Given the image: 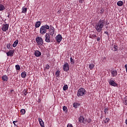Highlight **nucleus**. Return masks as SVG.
<instances>
[{"mask_svg": "<svg viewBox=\"0 0 127 127\" xmlns=\"http://www.w3.org/2000/svg\"><path fill=\"white\" fill-rule=\"evenodd\" d=\"M106 121L105 122V124L106 123H109L110 122V118H106Z\"/></svg>", "mask_w": 127, "mask_h": 127, "instance_id": "38", "label": "nucleus"}, {"mask_svg": "<svg viewBox=\"0 0 127 127\" xmlns=\"http://www.w3.org/2000/svg\"><path fill=\"white\" fill-rule=\"evenodd\" d=\"M17 44H18V40H16L14 42V43L12 44L13 47L17 46Z\"/></svg>", "mask_w": 127, "mask_h": 127, "instance_id": "19", "label": "nucleus"}, {"mask_svg": "<svg viewBox=\"0 0 127 127\" xmlns=\"http://www.w3.org/2000/svg\"><path fill=\"white\" fill-rule=\"evenodd\" d=\"M15 68L17 71H19V70H20V66L18 64H17L15 65Z\"/></svg>", "mask_w": 127, "mask_h": 127, "instance_id": "28", "label": "nucleus"}, {"mask_svg": "<svg viewBox=\"0 0 127 127\" xmlns=\"http://www.w3.org/2000/svg\"><path fill=\"white\" fill-rule=\"evenodd\" d=\"M50 27L48 25H44L41 27L40 29V33L44 35L46 32H47V29H49Z\"/></svg>", "mask_w": 127, "mask_h": 127, "instance_id": "2", "label": "nucleus"}, {"mask_svg": "<svg viewBox=\"0 0 127 127\" xmlns=\"http://www.w3.org/2000/svg\"><path fill=\"white\" fill-rule=\"evenodd\" d=\"M55 32V29L54 28V27L50 25V26L49 35H52V36H53V35H54Z\"/></svg>", "mask_w": 127, "mask_h": 127, "instance_id": "6", "label": "nucleus"}, {"mask_svg": "<svg viewBox=\"0 0 127 127\" xmlns=\"http://www.w3.org/2000/svg\"><path fill=\"white\" fill-rule=\"evenodd\" d=\"M13 125H14V126H16V125L15 124V123H13Z\"/></svg>", "mask_w": 127, "mask_h": 127, "instance_id": "47", "label": "nucleus"}, {"mask_svg": "<svg viewBox=\"0 0 127 127\" xmlns=\"http://www.w3.org/2000/svg\"><path fill=\"white\" fill-rule=\"evenodd\" d=\"M26 74H27L26 72L25 71L22 72L21 74L22 78H25V77H26Z\"/></svg>", "mask_w": 127, "mask_h": 127, "instance_id": "21", "label": "nucleus"}, {"mask_svg": "<svg viewBox=\"0 0 127 127\" xmlns=\"http://www.w3.org/2000/svg\"><path fill=\"white\" fill-rule=\"evenodd\" d=\"M10 14L8 13V15H7V17H8V18H10Z\"/></svg>", "mask_w": 127, "mask_h": 127, "instance_id": "45", "label": "nucleus"}, {"mask_svg": "<svg viewBox=\"0 0 127 127\" xmlns=\"http://www.w3.org/2000/svg\"><path fill=\"white\" fill-rule=\"evenodd\" d=\"M45 38L46 42H47L48 43H49V42H50V35L49 34V33H46L45 35Z\"/></svg>", "mask_w": 127, "mask_h": 127, "instance_id": "9", "label": "nucleus"}, {"mask_svg": "<svg viewBox=\"0 0 127 127\" xmlns=\"http://www.w3.org/2000/svg\"><path fill=\"white\" fill-rule=\"evenodd\" d=\"M69 64H68V63H65L63 65L64 71H65V72H67V71H69Z\"/></svg>", "mask_w": 127, "mask_h": 127, "instance_id": "7", "label": "nucleus"}, {"mask_svg": "<svg viewBox=\"0 0 127 127\" xmlns=\"http://www.w3.org/2000/svg\"><path fill=\"white\" fill-rule=\"evenodd\" d=\"M112 77H116L118 75V71L117 70H114L111 71Z\"/></svg>", "mask_w": 127, "mask_h": 127, "instance_id": "14", "label": "nucleus"}, {"mask_svg": "<svg viewBox=\"0 0 127 127\" xmlns=\"http://www.w3.org/2000/svg\"><path fill=\"white\" fill-rule=\"evenodd\" d=\"M8 27H9V25H8V24H3L2 25L1 29L2 31L5 32L7 30H8Z\"/></svg>", "mask_w": 127, "mask_h": 127, "instance_id": "5", "label": "nucleus"}, {"mask_svg": "<svg viewBox=\"0 0 127 127\" xmlns=\"http://www.w3.org/2000/svg\"><path fill=\"white\" fill-rule=\"evenodd\" d=\"M2 80L3 81V82H6L7 80H8V77H7V75H4L2 76Z\"/></svg>", "mask_w": 127, "mask_h": 127, "instance_id": "16", "label": "nucleus"}, {"mask_svg": "<svg viewBox=\"0 0 127 127\" xmlns=\"http://www.w3.org/2000/svg\"><path fill=\"white\" fill-rule=\"evenodd\" d=\"M94 67H95V64H91L89 65V68L90 70H92L94 68Z\"/></svg>", "mask_w": 127, "mask_h": 127, "instance_id": "23", "label": "nucleus"}, {"mask_svg": "<svg viewBox=\"0 0 127 127\" xmlns=\"http://www.w3.org/2000/svg\"><path fill=\"white\" fill-rule=\"evenodd\" d=\"M95 37H97V35H90V38H91L92 39H94V38H95Z\"/></svg>", "mask_w": 127, "mask_h": 127, "instance_id": "34", "label": "nucleus"}, {"mask_svg": "<svg viewBox=\"0 0 127 127\" xmlns=\"http://www.w3.org/2000/svg\"><path fill=\"white\" fill-rule=\"evenodd\" d=\"M83 0H79L78 1L80 2V3H82L83 2Z\"/></svg>", "mask_w": 127, "mask_h": 127, "instance_id": "43", "label": "nucleus"}, {"mask_svg": "<svg viewBox=\"0 0 127 127\" xmlns=\"http://www.w3.org/2000/svg\"><path fill=\"white\" fill-rule=\"evenodd\" d=\"M27 11V8L22 7L21 13H26Z\"/></svg>", "mask_w": 127, "mask_h": 127, "instance_id": "18", "label": "nucleus"}, {"mask_svg": "<svg viewBox=\"0 0 127 127\" xmlns=\"http://www.w3.org/2000/svg\"><path fill=\"white\" fill-rule=\"evenodd\" d=\"M123 4H124L123 1H119L117 2V5H118V6H122Z\"/></svg>", "mask_w": 127, "mask_h": 127, "instance_id": "20", "label": "nucleus"}, {"mask_svg": "<svg viewBox=\"0 0 127 127\" xmlns=\"http://www.w3.org/2000/svg\"><path fill=\"white\" fill-rule=\"evenodd\" d=\"M34 54L36 57H39V56H41V52H39V51H36Z\"/></svg>", "mask_w": 127, "mask_h": 127, "instance_id": "15", "label": "nucleus"}, {"mask_svg": "<svg viewBox=\"0 0 127 127\" xmlns=\"http://www.w3.org/2000/svg\"><path fill=\"white\" fill-rule=\"evenodd\" d=\"M61 73V72L59 70H58L56 72V75L57 76V77H59L60 76V73Z\"/></svg>", "mask_w": 127, "mask_h": 127, "instance_id": "27", "label": "nucleus"}, {"mask_svg": "<svg viewBox=\"0 0 127 127\" xmlns=\"http://www.w3.org/2000/svg\"><path fill=\"white\" fill-rule=\"evenodd\" d=\"M64 91H66V90H68V85H64L63 87Z\"/></svg>", "mask_w": 127, "mask_h": 127, "instance_id": "29", "label": "nucleus"}, {"mask_svg": "<svg viewBox=\"0 0 127 127\" xmlns=\"http://www.w3.org/2000/svg\"><path fill=\"white\" fill-rule=\"evenodd\" d=\"M73 106L74 107V108H75V109H77V108H78L79 107V106H80V104H79V103H73Z\"/></svg>", "mask_w": 127, "mask_h": 127, "instance_id": "24", "label": "nucleus"}, {"mask_svg": "<svg viewBox=\"0 0 127 127\" xmlns=\"http://www.w3.org/2000/svg\"><path fill=\"white\" fill-rule=\"evenodd\" d=\"M40 25H41V22H40V21H38L36 22L35 27L36 28H38V27H39V26H40Z\"/></svg>", "mask_w": 127, "mask_h": 127, "instance_id": "17", "label": "nucleus"}, {"mask_svg": "<svg viewBox=\"0 0 127 127\" xmlns=\"http://www.w3.org/2000/svg\"><path fill=\"white\" fill-rule=\"evenodd\" d=\"M63 111L65 112V113H67L68 109H67V107L66 106L63 107Z\"/></svg>", "mask_w": 127, "mask_h": 127, "instance_id": "30", "label": "nucleus"}, {"mask_svg": "<svg viewBox=\"0 0 127 127\" xmlns=\"http://www.w3.org/2000/svg\"><path fill=\"white\" fill-rule=\"evenodd\" d=\"M14 53V51L10 50L6 53L7 56L12 57L13 56V54Z\"/></svg>", "mask_w": 127, "mask_h": 127, "instance_id": "12", "label": "nucleus"}, {"mask_svg": "<svg viewBox=\"0 0 127 127\" xmlns=\"http://www.w3.org/2000/svg\"><path fill=\"white\" fill-rule=\"evenodd\" d=\"M125 67L126 68V72L127 73V64H125Z\"/></svg>", "mask_w": 127, "mask_h": 127, "instance_id": "42", "label": "nucleus"}, {"mask_svg": "<svg viewBox=\"0 0 127 127\" xmlns=\"http://www.w3.org/2000/svg\"><path fill=\"white\" fill-rule=\"evenodd\" d=\"M100 40H101V39L100 38V37H98L97 38V41H100Z\"/></svg>", "mask_w": 127, "mask_h": 127, "instance_id": "44", "label": "nucleus"}, {"mask_svg": "<svg viewBox=\"0 0 127 127\" xmlns=\"http://www.w3.org/2000/svg\"><path fill=\"white\" fill-rule=\"evenodd\" d=\"M104 33L105 34H107V35H108V36H109L110 35V34H109V32H108V31H105Z\"/></svg>", "mask_w": 127, "mask_h": 127, "instance_id": "39", "label": "nucleus"}, {"mask_svg": "<svg viewBox=\"0 0 127 127\" xmlns=\"http://www.w3.org/2000/svg\"><path fill=\"white\" fill-rule=\"evenodd\" d=\"M114 51H118V49L119 47H118V45H115L114 46Z\"/></svg>", "mask_w": 127, "mask_h": 127, "instance_id": "32", "label": "nucleus"}, {"mask_svg": "<svg viewBox=\"0 0 127 127\" xmlns=\"http://www.w3.org/2000/svg\"><path fill=\"white\" fill-rule=\"evenodd\" d=\"M67 127H73V125L72 124H68Z\"/></svg>", "mask_w": 127, "mask_h": 127, "instance_id": "41", "label": "nucleus"}, {"mask_svg": "<svg viewBox=\"0 0 127 127\" xmlns=\"http://www.w3.org/2000/svg\"><path fill=\"white\" fill-rule=\"evenodd\" d=\"M20 113H21V115H25V113H26L25 109H22L20 110Z\"/></svg>", "mask_w": 127, "mask_h": 127, "instance_id": "26", "label": "nucleus"}, {"mask_svg": "<svg viewBox=\"0 0 127 127\" xmlns=\"http://www.w3.org/2000/svg\"><path fill=\"white\" fill-rule=\"evenodd\" d=\"M100 11H101L100 13H101V14H103V13H104V9H102L100 10Z\"/></svg>", "mask_w": 127, "mask_h": 127, "instance_id": "40", "label": "nucleus"}, {"mask_svg": "<svg viewBox=\"0 0 127 127\" xmlns=\"http://www.w3.org/2000/svg\"><path fill=\"white\" fill-rule=\"evenodd\" d=\"M38 121L39 122V124H40L41 127H45V126L44 125V122H43V120H42V119L39 118Z\"/></svg>", "mask_w": 127, "mask_h": 127, "instance_id": "13", "label": "nucleus"}, {"mask_svg": "<svg viewBox=\"0 0 127 127\" xmlns=\"http://www.w3.org/2000/svg\"><path fill=\"white\" fill-rule=\"evenodd\" d=\"M36 42L39 46L43 45L44 41L41 37H37L36 38Z\"/></svg>", "mask_w": 127, "mask_h": 127, "instance_id": "4", "label": "nucleus"}, {"mask_svg": "<svg viewBox=\"0 0 127 127\" xmlns=\"http://www.w3.org/2000/svg\"><path fill=\"white\" fill-rule=\"evenodd\" d=\"M4 9H5L4 6L1 4H0V11H1V10H4Z\"/></svg>", "mask_w": 127, "mask_h": 127, "instance_id": "22", "label": "nucleus"}, {"mask_svg": "<svg viewBox=\"0 0 127 127\" xmlns=\"http://www.w3.org/2000/svg\"><path fill=\"white\" fill-rule=\"evenodd\" d=\"M23 94H24V95H25V96H26V95H27V90H26V89H24L23 91Z\"/></svg>", "mask_w": 127, "mask_h": 127, "instance_id": "35", "label": "nucleus"}, {"mask_svg": "<svg viewBox=\"0 0 127 127\" xmlns=\"http://www.w3.org/2000/svg\"><path fill=\"white\" fill-rule=\"evenodd\" d=\"M78 121L79 122V123H82V124H86V122H85V119L83 116H80L78 119Z\"/></svg>", "mask_w": 127, "mask_h": 127, "instance_id": "11", "label": "nucleus"}, {"mask_svg": "<svg viewBox=\"0 0 127 127\" xmlns=\"http://www.w3.org/2000/svg\"><path fill=\"white\" fill-rule=\"evenodd\" d=\"M7 49H12V46H11L10 43H8L7 44Z\"/></svg>", "mask_w": 127, "mask_h": 127, "instance_id": "25", "label": "nucleus"}, {"mask_svg": "<svg viewBox=\"0 0 127 127\" xmlns=\"http://www.w3.org/2000/svg\"><path fill=\"white\" fill-rule=\"evenodd\" d=\"M17 121H13V124H15V123H17Z\"/></svg>", "mask_w": 127, "mask_h": 127, "instance_id": "46", "label": "nucleus"}, {"mask_svg": "<svg viewBox=\"0 0 127 127\" xmlns=\"http://www.w3.org/2000/svg\"><path fill=\"white\" fill-rule=\"evenodd\" d=\"M108 111H109V108H106L104 109V113L105 114H108Z\"/></svg>", "mask_w": 127, "mask_h": 127, "instance_id": "36", "label": "nucleus"}, {"mask_svg": "<svg viewBox=\"0 0 127 127\" xmlns=\"http://www.w3.org/2000/svg\"><path fill=\"white\" fill-rule=\"evenodd\" d=\"M70 60L71 64H75V61H74V59H73L72 57L70 58Z\"/></svg>", "mask_w": 127, "mask_h": 127, "instance_id": "33", "label": "nucleus"}, {"mask_svg": "<svg viewBox=\"0 0 127 127\" xmlns=\"http://www.w3.org/2000/svg\"><path fill=\"white\" fill-rule=\"evenodd\" d=\"M109 84L113 87H117L118 84L115 82L113 79H110L109 81Z\"/></svg>", "mask_w": 127, "mask_h": 127, "instance_id": "8", "label": "nucleus"}, {"mask_svg": "<svg viewBox=\"0 0 127 127\" xmlns=\"http://www.w3.org/2000/svg\"><path fill=\"white\" fill-rule=\"evenodd\" d=\"M85 121L86 123H87L88 124H90V123H92V119H91V118H89L86 120Z\"/></svg>", "mask_w": 127, "mask_h": 127, "instance_id": "31", "label": "nucleus"}, {"mask_svg": "<svg viewBox=\"0 0 127 127\" xmlns=\"http://www.w3.org/2000/svg\"><path fill=\"white\" fill-rule=\"evenodd\" d=\"M49 68H50V65H49V64H46V69H49Z\"/></svg>", "mask_w": 127, "mask_h": 127, "instance_id": "37", "label": "nucleus"}, {"mask_svg": "<svg viewBox=\"0 0 127 127\" xmlns=\"http://www.w3.org/2000/svg\"><path fill=\"white\" fill-rule=\"evenodd\" d=\"M105 24V20H100L99 22L95 25V29L97 32H100L103 30V27Z\"/></svg>", "mask_w": 127, "mask_h": 127, "instance_id": "1", "label": "nucleus"}, {"mask_svg": "<svg viewBox=\"0 0 127 127\" xmlns=\"http://www.w3.org/2000/svg\"><path fill=\"white\" fill-rule=\"evenodd\" d=\"M85 95H86V89L84 88H79L77 93V97L85 96Z\"/></svg>", "mask_w": 127, "mask_h": 127, "instance_id": "3", "label": "nucleus"}, {"mask_svg": "<svg viewBox=\"0 0 127 127\" xmlns=\"http://www.w3.org/2000/svg\"><path fill=\"white\" fill-rule=\"evenodd\" d=\"M56 40L58 43H60L62 41V36L60 34H59L57 36Z\"/></svg>", "mask_w": 127, "mask_h": 127, "instance_id": "10", "label": "nucleus"}]
</instances>
